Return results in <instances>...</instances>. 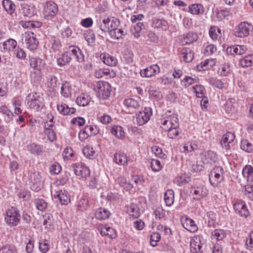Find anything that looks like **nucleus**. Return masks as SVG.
Listing matches in <instances>:
<instances>
[{
    "mask_svg": "<svg viewBox=\"0 0 253 253\" xmlns=\"http://www.w3.org/2000/svg\"><path fill=\"white\" fill-rule=\"evenodd\" d=\"M75 58L77 61L82 62L84 61V55L81 50L76 46H70L67 48L61 56L57 58L56 62L59 66H63Z\"/></svg>",
    "mask_w": 253,
    "mask_h": 253,
    "instance_id": "nucleus-1",
    "label": "nucleus"
},
{
    "mask_svg": "<svg viewBox=\"0 0 253 253\" xmlns=\"http://www.w3.org/2000/svg\"><path fill=\"white\" fill-rule=\"evenodd\" d=\"M93 90L99 99H107L110 96L112 87L107 82L98 81L94 84Z\"/></svg>",
    "mask_w": 253,
    "mask_h": 253,
    "instance_id": "nucleus-2",
    "label": "nucleus"
},
{
    "mask_svg": "<svg viewBox=\"0 0 253 253\" xmlns=\"http://www.w3.org/2000/svg\"><path fill=\"white\" fill-rule=\"evenodd\" d=\"M27 104L29 108L35 111H38L43 106V98L39 92L29 93L26 97Z\"/></svg>",
    "mask_w": 253,
    "mask_h": 253,
    "instance_id": "nucleus-3",
    "label": "nucleus"
},
{
    "mask_svg": "<svg viewBox=\"0 0 253 253\" xmlns=\"http://www.w3.org/2000/svg\"><path fill=\"white\" fill-rule=\"evenodd\" d=\"M162 127L164 129H168L172 127L179 126L178 115L170 111H167L161 120Z\"/></svg>",
    "mask_w": 253,
    "mask_h": 253,
    "instance_id": "nucleus-4",
    "label": "nucleus"
},
{
    "mask_svg": "<svg viewBox=\"0 0 253 253\" xmlns=\"http://www.w3.org/2000/svg\"><path fill=\"white\" fill-rule=\"evenodd\" d=\"M4 219L6 224L9 226H17L20 221L19 211L16 208H10L6 211Z\"/></svg>",
    "mask_w": 253,
    "mask_h": 253,
    "instance_id": "nucleus-5",
    "label": "nucleus"
},
{
    "mask_svg": "<svg viewBox=\"0 0 253 253\" xmlns=\"http://www.w3.org/2000/svg\"><path fill=\"white\" fill-rule=\"evenodd\" d=\"M224 170L221 167L216 166L211 171L209 174L210 183L213 187H216L223 181Z\"/></svg>",
    "mask_w": 253,
    "mask_h": 253,
    "instance_id": "nucleus-6",
    "label": "nucleus"
},
{
    "mask_svg": "<svg viewBox=\"0 0 253 253\" xmlns=\"http://www.w3.org/2000/svg\"><path fill=\"white\" fill-rule=\"evenodd\" d=\"M253 26L247 22H242L237 25L234 30V35L238 38H244L249 36Z\"/></svg>",
    "mask_w": 253,
    "mask_h": 253,
    "instance_id": "nucleus-7",
    "label": "nucleus"
},
{
    "mask_svg": "<svg viewBox=\"0 0 253 253\" xmlns=\"http://www.w3.org/2000/svg\"><path fill=\"white\" fill-rule=\"evenodd\" d=\"M58 11V6L56 3L51 1L46 2L43 5V17L45 19L51 20L57 14Z\"/></svg>",
    "mask_w": 253,
    "mask_h": 253,
    "instance_id": "nucleus-8",
    "label": "nucleus"
},
{
    "mask_svg": "<svg viewBox=\"0 0 253 253\" xmlns=\"http://www.w3.org/2000/svg\"><path fill=\"white\" fill-rule=\"evenodd\" d=\"M27 48L30 50L36 49L39 45V41L33 32H26L22 34Z\"/></svg>",
    "mask_w": 253,
    "mask_h": 253,
    "instance_id": "nucleus-9",
    "label": "nucleus"
},
{
    "mask_svg": "<svg viewBox=\"0 0 253 253\" xmlns=\"http://www.w3.org/2000/svg\"><path fill=\"white\" fill-rule=\"evenodd\" d=\"M152 115V109L150 107H145L135 115L136 124L139 126L146 124L150 120Z\"/></svg>",
    "mask_w": 253,
    "mask_h": 253,
    "instance_id": "nucleus-10",
    "label": "nucleus"
},
{
    "mask_svg": "<svg viewBox=\"0 0 253 253\" xmlns=\"http://www.w3.org/2000/svg\"><path fill=\"white\" fill-rule=\"evenodd\" d=\"M99 132V128L96 126L89 125L85 126L79 133V139L83 141L88 137L95 135Z\"/></svg>",
    "mask_w": 253,
    "mask_h": 253,
    "instance_id": "nucleus-11",
    "label": "nucleus"
},
{
    "mask_svg": "<svg viewBox=\"0 0 253 253\" xmlns=\"http://www.w3.org/2000/svg\"><path fill=\"white\" fill-rule=\"evenodd\" d=\"M191 193L194 199L200 200L208 195V190L204 185L195 184L191 187Z\"/></svg>",
    "mask_w": 253,
    "mask_h": 253,
    "instance_id": "nucleus-12",
    "label": "nucleus"
},
{
    "mask_svg": "<svg viewBox=\"0 0 253 253\" xmlns=\"http://www.w3.org/2000/svg\"><path fill=\"white\" fill-rule=\"evenodd\" d=\"M75 174L83 178H86L90 175V170L88 167L83 164L77 163L72 166Z\"/></svg>",
    "mask_w": 253,
    "mask_h": 253,
    "instance_id": "nucleus-13",
    "label": "nucleus"
},
{
    "mask_svg": "<svg viewBox=\"0 0 253 253\" xmlns=\"http://www.w3.org/2000/svg\"><path fill=\"white\" fill-rule=\"evenodd\" d=\"M160 72V67L157 64H153L141 70L140 74L143 78H151Z\"/></svg>",
    "mask_w": 253,
    "mask_h": 253,
    "instance_id": "nucleus-14",
    "label": "nucleus"
},
{
    "mask_svg": "<svg viewBox=\"0 0 253 253\" xmlns=\"http://www.w3.org/2000/svg\"><path fill=\"white\" fill-rule=\"evenodd\" d=\"M30 66L37 71H41L45 66V61L38 56L30 57L29 59Z\"/></svg>",
    "mask_w": 253,
    "mask_h": 253,
    "instance_id": "nucleus-15",
    "label": "nucleus"
},
{
    "mask_svg": "<svg viewBox=\"0 0 253 253\" xmlns=\"http://www.w3.org/2000/svg\"><path fill=\"white\" fill-rule=\"evenodd\" d=\"M236 212L242 217H247L250 215V212L246 203L243 201H238L233 205Z\"/></svg>",
    "mask_w": 253,
    "mask_h": 253,
    "instance_id": "nucleus-16",
    "label": "nucleus"
},
{
    "mask_svg": "<svg viewBox=\"0 0 253 253\" xmlns=\"http://www.w3.org/2000/svg\"><path fill=\"white\" fill-rule=\"evenodd\" d=\"M235 138L234 133L231 132H228L224 134L220 140V144L222 147L226 150L230 149Z\"/></svg>",
    "mask_w": 253,
    "mask_h": 253,
    "instance_id": "nucleus-17",
    "label": "nucleus"
},
{
    "mask_svg": "<svg viewBox=\"0 0 253 253\" xmlns=\"http://www.w3.org/2000/svg\"><path fill=\"white\" fill-rule=\"evenodd\" d=\"M201 159L204 164L212 165L217 161L218 157L214 152L209 151L203 154Z\"/></svg>",
    "mask_w": 253,
    "mask_h": 253,
    "instance_id": "nucleus-18",
    "label": "nucleus"
},
{
    "mask_svg": "<svg viewBox=\"0 0 253 253\" xmlns=\"http://www.w3.org/2000/svg\"><path fill=\"white\" fill-rule=\"evenodd\" d=\"M181 222L183 227L191 232L197 231L198 227L194 220L188 218L187 216H183L181 218Z\"/></svg>",
    "mask_w": 253,
    "mask_h": 253,
    "instance_id": "nucleus-19",
    "label": "nucleus"
},
{
    "mask_svg": "<svg viewBox=\"0 0 253 253\" xmlns=\"http://www.w3.org/2000/svg\"><path fill=\"white\" fill-rule=\"evenodd\" d=\"M55 193V197L58 199L61 205H66L70 202V196L65 189L57 190Z\"/></svg>",
    "mask_w": 253,
    "mask_h": 253,
    "instance_id": "nucleus-20",
    "label": "nucleus"
},
{
    "mask_svg": "<svg viewBox=\"0 0 253 253\" xmlns=\"http://www.w3.org/2000/svg\"><path fill=\"white\" fill-rule=\"evenodd\" d=\"M27 149L31 154L35 156L42 155L44 151L42 146L35 142L28 144Z\"/></svg>",
    "mask_w": 253,
    "mask_h": 253,
    "instance_id": "nucleus-21",
    "label": "nucleus"
},
{
    "mask_svg": "<svg viewBox=\"0 0 253 253\" xmlns=\"http://www.w3.org/2000/svg\"><path fill=\"white\" fill-rule=\"evenodd\" d=\"M202 244L199 236L194 237L190 242V249L193 253H202Z\"/></svg>",
    "mask_w": 253,
    "mask_h": 253,
    "instance_id": "nucleus-22",
    "label": "nucleus"
},
{
    "mask_svg": "<svg viewBox=\"0 0 253 253\" xmlns=\"http://www.w3.org/2000/svg\"><path fill=\"white\" fill-rule=\"evenodd\" d=\"M247 50V47L244 45H237L228 47L226 49L227 53L232 55H242L244 54Z\"/></svg>",
    "mask_w": 253,
    "mask_h": 253,
    "instance_id": "nucleus-23",
    "label": "nucleus"
},
{
    "mask_svg": "<svg viewBox=\"0 0 253 253\" xmlns=\"http://www.w3.org/2000/svg\"><path fill=\"white\" fill-rule=\"evenodd\" d=\"M205 8L203 5L200 3L192 4L188 7L187 12L193 15H202L204 13Z\"/></svg>",
    "mask_w": 253,
    "mask_h": 253,
    "instance_id": "nucleus-24",
    "label": "nucleus"
},
{
    "mask_svg": "<svg viewBox=\"0 0 253 253\" xmlns=\"http://www.w3.org/2000/svg\"><path fill=\"white\" fill-rule=\"evenodd\" d=\"M100 58L105 64L109 66H115L118 63L117 59L115 57L108 53L101 54Z\"/></svg>",
    "mask_w": 253,
    "mask_h": 253,
    "instance_id": "nucleus-25",
    "label": "nucleus"
},
{
    "mask_svg": "<svg viewBox=\"0 0 253 253\" xmlns=\"http://www.w3.org/2000/svg\"><path fill=\"white\" fill-rule=\"evenodd\" d=\"M98 230L102 236H107L110 238H114L116 236L114 229L108 225H99Z\"/></svg>",
    "mask_w": 253,
    "mask_h": 253,
    "instance_id": "nucleus-26",
    "label": "nucleus"
},
{
    "mask_svg": "<svg viewBox=\"0 0 253 253\" xmlns=\"http://www.w3.org/2000/svg\"><path fill=\"white\" fill-rule=\"evenodd\" d=\"M215 61L214 59H209L202 62L197 66V70L199 71L208 70L215 65Z\"/></svg>",
    "mask_w": 253,
    "mask_h": 253,
    "instance_id": "nucleus-27",
    "label": "nucleus"
},
{
    "mask_svg": "<svg viewBox=\"0 0 253 253\" xmlns=\"http://www.w3.org/2000/svg\"><path fill=\"white\" fill-rule=\"evenodd\" d=\"M199 81V79L196 76H186L181 80L180 84L183 87L187 88L191 85L197 83Z\"/></svg>",
    "mask_w": 253,
    "mask_h": 253,
    "instance_id": "nucleus-28",
    "label": "nucleus"
},
{
    "mask_svg": "<svg viewBox=\"0 0 253 253\" xmlns=\"http://www.w3.org/2000/svg\"><path fill=\"white\" fill-rule=\"evenodd\" d=\"M198 35L196 33L193 32H189L183 35V38L181 40L182 44H190L198 40Z\"/></svg>",
    "mask_w": 253,
    "mask_h": 253,
    "instance_id": "nucleus-29",
    "label": "nucleus"
},
{
    "mask_svg": "<svg viewBox=\"0 0 253 253\" xmlns=\"http://www.w3.org/2000/svg\"><path fill=\"white\" fill-rule=\"evenodd\" d=\"M91 98L87 93H82L76 98V103L79 106H86L88 105Z\"/></svg>",
    "mask_w": 253,
    "mask_h": 253,
    "instance_id": "nucleus-30",
    "label": "nucleus"
},
{
    "mask_svg": "<svg viewBox=\"0 0 253 253\" xmlns=\"http://www.w3.org/2000/svg\"><path fill=\"white\" fill-rule=\"evenodd\" d=\"M126 211L130 216L137 218L140 215L138 207L136 204H131L126 207Z\"/></svg>",
    "mask_w": 253,
    "mask_h": 253,
    "instance_id": "nucleus-31",
    "label": "nucleus"
},
{
    "mask_svg": "<svg viewBox=\"0 0 253 253\" xmlns=\"http://www.w3.org/2000/svg\"><path fill=\"white\" fill-rule=\"evenodd\" d=\"M108 76L113 78L116 76V73L113 71H110L107 69H98L94 72V76L98 79Z\"/></svg>",
    "mask_w": 253,
    "mask_h": 253,
    "instance_id": "nucleus-32",
    "label": "nucleus"
},
{
    "mask_svg": "<svg viewBox=\"0 0 253 253\" xmlns=\"http://www.w3.org/2000/svg\"><path fill=\"white\" fill-rule=\"evenodd\" d=\"M17 45V42L15 40L10 39L3 42L1 48L3 52H8L13 50Z\"/></svg>",
    "mask_w": 253,
    "mask_h": 253,
    "instance_id": "nucleus-33",
    "label": "nucleus"
},
{
    "mask_svg": "<svg viewBox=\"0 0 253 253\" xmlns=\"http://www.w3.org/2000/svg\"><path fill=\"white\" fill-rule=\"evenodd\" d=\"M110 215V211L108 210L102 208L98 209L95 213V217L100 220L107 219Z\"/></svg>",
    "mask_w": 253,
    "mask_h": 253,
    "instance_id": "nucleus-34",
    "label": "nucleus"
},
{
    "mask_svg": "<svg viewBox=\"0 0 253 253\" xmlns=\"http://www.w3.org/2000/svg\"><path fill=\"white\" fill-rule=\"evenodd\" d=\"M57 109L59 112L65 115H71L76 112V109L74 108H69L65 104L58 105Z\"/></svg>",
    "mask_w": 253,
    "mask_h": 253,
    "instance_id": "nucleus-35",
    "label": "nucleus"
},
{
    "mask_svg": "<svg viewBox=\"0 0 253 253\" xmlns=\"http://www.w3.org/2000/svg\"><path fill=\"white\" fill-rule=\"evenodd\" d=\"M116 181L121 187L126 191H129L133 188L132 184L128 181L124 176H119Z\"/></svg>",
    "mask_w": 253,
    "mask_h": 253,
    "instance_id": "nucleus-36",
    "label": "nucleus"
},
{
    "mask_svg": "<svg viewBox=\"0 0 253 253\" xmlns=\"http://www.w3.org/2000/svg\"><path fill=\"white\" fill-rule=\"evenodd\" d=\"M183 60L185 62H191L194 58V53L192 50L189 48H183L181 51Z\"/></svg>",
    "mask_w": 253,
    "mask_h": 253,
    "instance_id": "nucleus-37",
    "label": "nucleus"
},
{
    "mask_svg": "<svg viewBox=\"0 0 253 253\" xmlns=\"http://www.w3.org/2000/svg\"><path fill=\"white\" fill-rule=\"evenodd\" d=\"M114 160L118 165L124 166L127 164V157L124 153H116L114 155Z\"/></svg>",
    "mask_w": 253,
    "mask_h": 253,
    "instance_id": "nucleus-38",
    "label": "nucleus"
},
{
    "mask_svg": "<svg viewBox=\"0 0 253 253\" xmlns=\"http://www.w3.org/2000/svg\"><path fill=\"white\" fill-rule=\"evenodd\" d=\"M34 180H32V184L31 188L35 191H39L41 189L42 185L41 178L39 173H34L33 174Z\"/></svg>",
    "mask_w": 253,
    "mask_h": 253,
    "instance_id": "nucleus-39",
    "label": "nucleus"
},
{
    "mask_svg": "<svg viewBox=\"0 0 253 253\" xmlns=\"http://www.w3.org/2000/svg\"><path fill=\"white\" fill-rule=\"evenodd\" d=\"M111 132L112 134L119 139H123L125 136L124 128L120 126H113L111 128Z\"/></svg>",
    "mask_w": 253,
    "mask_h": 253,
    "instance_id": "nucleus-40",
    "label": "nucleus"
},
{
    "mask_svg": "<svg viewBox=\"0 0 253 253\" xmlns=\"http://www.w3.org/2000/svg\"><path fill=\"white\" fill-rule=\"evenodd\" d=\"M124 104L129 109H138L140 104L139 102L133 98H127L124 101Z\"/></svg>",
    "mask_w": 253,
    "mask_h": 253,
    "instance_id": "nucleus-41",
    "label": "nucleus"
},
{
    "mask_svg": "<svg viewBox=\"0 0 253 253\" xmlns=\"http://www.w3.org/2000/svg\"><path fill=\"white\" fill-rule=\"evenodd\" d=\"M239 63L243 68L253 66V54L248 55L241 59Z\"/></svg>",
    "mask_w": 253,
    "mask_h": 253,
    "instance_id": "nucleus-42",
    "label": "nucleus"
},
{
    "mask_svg": "<svg viewBox=\"0 0 253 253\" xmlns=\"http://www.w3.org/2000/svg\"><path fill=\"white\" fill-rule=\"evenodd\" d=\"M88 200L84 196H82L78 200L77 204L78 209L81 211H85L88 207Z\"/></svg>",
    "mask_w": 253,
    "mask_h": 253,
    "instance_id": "nucleus-43",
    "label": "nucleus"
},
{
    "mask_svg": "<svg viewBox=\"0 0 253 253\" xmlns=\"http://www.w3.org/2000/svg\"><path fill=\"white\" fill-rule=\"evenodd\" d=\"M164 200L167 206H171L174 202V192L172 190L169 189L165 193Z\"/></svg>",
    "mask_w": 253,
    "mask_h": 253,
    "instance_id": "nucleus-44",
    "label": "nucleus"
},
{
    "mask_svg": "<svg viewBox=\"0 0 253 253\" xmlns=\"http://www.w3.org/2000/svg\"><path fill=\"white\" fill-rule=\"evenodd\" d=\"M71 86L69 83L65 82L61 87V94L64 98H69L71 95Z\"/></svg>",
    "mask_w": 253,
    "mask_h": 253,
    "instance_id": "nucleus-45",
    "label": "nucleus"
},
{
    "mask_svg": "<svg viewBox=\"0 0 253 253\" xmlns=\"http://www.w3.org/2000/svg\"><path fill=\"white\" fill-rule=\"evenodd\" d=\"M197 148V146L196 144L190 142H186L182 144L181 152L185 154L191 153L194 151Z\"/></svg>",
    "mask_w": 253,
    "mask_h": 253,
    "instance_id": "nucleus-46",
    "label": "nucleus"
},
{
    "mask_svg": "<svg viewBox=\"0 0 253 253\" xmlns=\"http://www.w3.org/2000/svg\"><path fill=\"white\" fill-rule=\"evenodd\" d=\"M209 36L213 41H216L221 35V30L217 27L211 26L209 30Z\"/></svg>",
    "mask_w": 253,
    "mask_h": 253,
    "instance_id": "nucleus-47",
    "label": "nucleus"
},
{
    "mask_svg": "<svg viewBox=\"0 0 253 253\" xmlns=\"http://www.w3.org/2000/svg\"><path fill=\"white\" fill-rule=\"evenodd\" d=\"M21 12L25 16H31L34 15V7L26 3H23L21 6Z\"/></svg>",
    "mask_w": 253,
    "mask_h": 253,
    "instance_id": "nucleus-48",
    "label": "nucleus"
},
{
    "mask_svg": "<svg viewBox=\"0 0 253 253\" xmlns=\"http://www.w3.org/2000/svg\"><path fill=\"white\" fill-rule=\"evenodd\" d=\"M2 6L9 14H12L15 9V5L10 0H3Z\"/></svg>",
    "mask_w": 253,
    "mask_h": 253,
    "instance_id": "nucleus-49",
    "label": "nucleus"
},
{
    "mask_svg": "<svg viewBox=\"0 0 253 253\" xmlns=\"http://www.w3.org/2000/svg\"><path fill=\"white\" fill-rule=\"evenodd\" d=\"M192 89L196 96L199 98H202L205 96L206 93L205 87L201 84H196L192 87Z\"/></svg>",
    "mask_w": 253,
    "mask_h": 253,
    "instance_id": "nucleus-50",
    "label": "nucleus"
},
{
    "mask_svg": "<svg viewBox=\"0 0 253 253\" xmlns=\"http://www.w3.org/2000/svg\"><path fill=\"white\" fill-rule=\"evenodd\" d=\"M225 232L222 229H215L211 233L212 239L217 241L222 240L225 238Z\"/></svg>",
    "mask_w": 253,
    "mask_h": 253,
    "instance_id": "nucleus-51",
    "label": "nucleus"
},
{
    "mask_svg": "<svg viewBox=\"0 0 253 253\" xmlns=\"http://www.w3.org/2000/svg\"><path fill=\"white\" fill-rule=\"evenodd\" d=\"M153 214L156 219H160L165 216V211L161 206H156L153 208Z\"/></svg>",
    "mask_w": 253,
    "mask_h": 253,
    "instance_id": "nucleus-52",
    "label": "nucleus"
},
{
    "mask_svg": "<svg viewBox=\"0 0 253 253\" xmlns=\"http://www.w3.org/2000/svg\"><path fill=\"white\" fill-rule=\"evenodd\" d=\"M241 148L246 152L251 153L253 151V145L246 139L242 140Z\"/></svg>",
    "mask_w": 253,
    "mask_h": 253,
    "instance_id": "nucleus-53",
    "label": "nucleus"
},
{
    "mask_svg": "<svg viewBox=\"0 0 253 253\" xmlns=\"http://www.w3.org/2000/svg\"><path fill=\"white\" fill-rule=\"evenodd\" d=\"M142 26H143V24L140 22H137L136 24L133 26L131 30V33L135 38H138L140 36Z\"/></svg>",
    "mask_w": 253,
    "mask_h": 253,
    "instance_id": "nucleus-54",
    "label": "nucleus"
},
{
    "mask_svg": "<svg viewBox=\"0 0 253 253\" xmlns=\"http://www.w3.org/2000/svg\"><path fill=\"white\" fill-rule=\"evenodd\" d=\"M83 152L84 155L88 158L93 159L95 156V151L92 147L87 146L83 149Z\"/></svg>",
    "mask_w": 253,
    "mask_h": 253,
    "instance_id": "nucleus-55",
    "label": "nucleus"
},
{
    "mask_svg": "<svg viewBox=\"0 0 253 253\" xmlns=\"http://www.w3.org/2000/svg\"><path fill=\"white\" fill-rule=\"evenodd\" d=\"M57 80L55 77L50 76L48 77L46 84L49 89L54 90L57 87Z\"/></svg>",
    "mask_w": 253,
    "mask_h": 253,
    "instance_id": "nucleus-56",
    "label": "nucleus"
},
{
    "mask_svg": "<svg viewBox=\"0 0 253 253\" xmlns=\"http://www.w3.org/2000/svg\"><path fill=\"white\" fill-rule=\"evenodd\" d=\"M167 21L163 19L154 18L152 21V26L155 28L167 27Z\"/></svg>",
    "mask_w": 253,
    "mask_h": 253,
    "instance_id": "nucleus-57",
    "label": "nucleus"
},
{
    "mask_svg": "<svg viewBox=\"0 0 253 253\" xmlns=\"http://www.w3.org/2000/svg\"><path fill=\"white\" fill-rule=\"evenodd\" d=\"M109 32V35L113 39H119L124 35V31L118 28L114 29L111 30Z\"/></svg>",
    "mask_w": 253,
    "mask_h": 253,
    "instance_id": "nucleus-58",
    "label": "nucleus"
},
{
    "mask_svg": "<svg viewBox=\"0 0 253 253\" xmlns=\"http://www.w3.org/2000/svg\"><path fill=\"white\" fill-rule=\"evenodd\" d=\"M168 131V136L170 139H174L176 138L179 134V126L172 127L169 129H165Z\"/></svg>",
    "mask_w": 253,
    "mask_h": 253,
    "instance_id": "nucleus-59",
    "label": "nucleus"
},
{
    "mask_svg": "<svg viewBox=\"0 0 253 253\" xmlns=\"http://www.w3.org/2000/svg\"><path fill=\"white\" fill-rule=\"evenodd\" d=\"M230 66L228 64H225L221 65L218 69V73L220 76H227L231 72Z\"/></svg>",
    "mask_w": 253,
    "mask_h": 253,
    "instance_id": "nucleus-60",
    "label": "nucleus"
},
{
    "mask_svg": "<svg viewBox=\"0 0 253 253\" xmlns=\"http://www.w3.org/2000/svg\"><path fill=\"white\" fill-rule=\"evenodd\" d=\"M150 166L152 170L155 172L159 171L163 168V165L161 164V163L157 159L151 160Z\"/></svg>",
    "mask_w": 253,
    "mask_h": 253,
    "instance_id": "nucleus-61",
    "label": "nucleus"
},
{
    "mask_svg": "<svg viewBox=\"0 0 253 253\" xmlns=\"http://www.w3.org/2000/svg\"><path fill=\"white\" fill-rule=\"evenodd\" d=\"M43 224L45 228H50L52 225V216L46 213L43 216Z\"/></svg>",
    "mask_w": 253,
    "mask_h": 253,
    "instance_id": "nucleus-62",
    "label": "nucleus"
},
{
    "mask_svg": "<svg viewBox=\"0 0 253 253\" xmlns=\"http://www.w3.org/2000/svg\"><path fill=\"white\" fill-rule=\"evenodd\" d=\"M244 195L251 200H253V185L247 184L245 186Z\"/></svg>",
    "mask_w": 253,
    "mask_h": 253,
    "instance_id": "nucleus-63",
    "label": "nucleus"
},
{
    "mask_svg": "<svg viewBox=\"0 0 253 253\" xmlns=\"http://www.w3.org/2000/svg\"><path fill=\"white\" fill-rule=\"evenodd\" d=\"M0 253H17V252L14 246L5 245L0 249Z\"/></svg>",
    "mask_w": 253,
    "mask_h": 253,
    "instance_id": "nucleus-64",
    "label": "nucleus"
}]
</instances>
